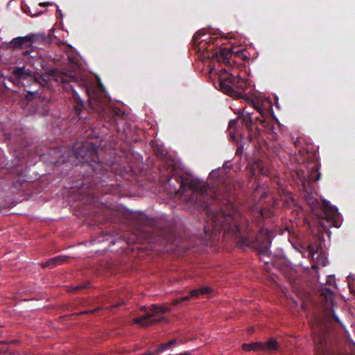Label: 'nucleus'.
Wrapping results in <instances>:
<instances>
[{"label": "nucleus", "instance_id": "19", "mask_svg": "<svg viewBox=\"0 0 355 355\" xmlns=\"http://www.w3.org/2000/svg\"><path fill=\"white\" fill-rule=\"evenodd\" d=\"M210 291H211V288L209 287H202L200 288V295L207 294Z\"/></svg>", "mask_w": 355, "mask_h": 355}, {"label": "nucleus", "instance_id": "10", "mask_svg": "<svg viewBox=\"0 0 355 355\" xmlns=\"http://www.w3.org/2000/svg\"><path fill=\"white\" fill-rule=\"evenodd\" d=\"M277 349V343L275 340H270L267 343H263L262 351L271 352Z\"/></svg>", "mask_w": 355, "mask_h": 355}, {"label": "nucleus", "instance_id": "14", "mask_svg": "<svg viewBox=\"0 0 355 355\" xmlns=\"http://www.w3.org/2000/svg\"><path fill=\"white\" fill-rule=\"evenodd\" d=\"M33 35H27L25 37H20L16 39L15 43L18 44L19 46H22L26 44H31L33 42Z\"/></svg>", "mask_w": 355, "mask_h": 355}, {"label": "nucleus", "instance_id": "29", "mask_svg": "<svg viewBox=\"0 0 355 355\" xmlns=\"http://www.w3.org/2000/svg\"><path fill=\"white\" fill-rule=\"evenodd\" d=\"M315 257V254H312V258H313V259H315V257Z\"/></svg>", "mask_w": 355, "mask_h": 355}, {"label": "nucleus", "instance_id": "6", "mask_svg": "<svg viewBox=\"0 0 355 355\" xmlns=\"http://www.w3.org/2000/svg\"><path fill=\"white\" fill-rule=\"evenodd\" d=\"M150 313L141 316L140 318H137L133 320L134 323L139 324L142 327H148L152 324L162 320V318L155 319Z\"/></svg>", "mask_w": 355, "mask_h": 355}, {"label": "nucleus", "instance_id": "28", "mask_svg": "<svg viewBox=\"0 0 355 355\" xmlns=\"http://www.w3.org/2000/svg\"><path fill=\"white\" fill-rule=\"evenodd\" d=\"M41 5L44 6V4H49V3H42Z\"/></svg>", "mask_w": 355, "mask_h": 355}, {"label": "nucleus", "instance_id": "17", "mask_svg": "<svg viewBox=\"0 0 355 355\" xmlns=\"http://www.w3.org/2000/svg\"><path fill=\"white\" fill-rule=\"evenodd\" d=\"M251 104H252V107H254L261 114V117H263V114L266 109L263 108L261 105H259L257 103L251 102ZM257 120L260 121L261 123H263V121H264L262 119V118H261V117L257 118Z\"/></svg>", "mask_w": 355, "mask_h": 355}, {"label": "nucleus", "instance_id": "16", "mask_svg": "<svg viewBox=\"0 0 355 355\" xmlns=\"http://www.w3.org/2000/svg\"><path fill=\"white\" fill-rule=\"evenodd\" d=\"M175 343H176L175 339L171 340L170 341H168V343H162L159 346L157 351H158V352H161L164 350L168 349L171 346L175 345Z\"/></svg>", "mask_w": 355, "mask_h": 355}, {"label": "nucleus", "instance_id": "15", "mask_svg": "<svg viewBox=\"0 0 355 355\" xmlns=\"http://www.w3.org/2000/svg\"><path fill=\"white\" fill-rule=\"evenodd\" d=\"M242 112H243L242 123L247 128H250L251 125V123H252V117H251L250 113L245 111V109L242 110Z\"/></svg>", "mask_w": 355, "mask_h": 355}, {"label": "nucleus", "instance_id": "8", "mask_svg": "<svg viewBox=\"0 0 355 355\" xmlns=\"http://www.w3.org/2000/svg\"><path fill=\"white\" fill-rule=\"evenodd\" d=\"M67 260L64 256H58L50 259L48 261L42 263V266L45 267H55L59 264L63 263Z\"/></svg>", "mask_w": 355, "mask_h": 355}, {"label": "nucleus", "instance_id": "5", "mask_svg": "<svg viewBox=\"0 0 355 355\" xmlns=\"http://www.w3.org/2000/svg\"><path fill=\"white\" fill-rule=\"evenodd\" d=\"M232 73H228L226 77H220L219 78L220 89L229 95H234V86L232 82Z\"/></svg>", "mask_w": 355, "mask_h": 355}, {"label": "nucleus", "instance_id": "31", "mask_svg": "<svg viewBox=\"0 0 355 355\" xmlns=\"http://www.w3.org/2000/svg\"><path fill=\"white\" fill-rule=\"evenodd\" d=\"M319 178H320V175H318V178H317V180H319Z\"/></svg>", "mask_w": 355, "mask_h": 355}, {"label": "nucleus", "instance_id": "24", "mask_svg": "<svg viewBox=\"0 0 355 355\" xmlns=\"http://www.w3.org/2000/svg\"><path fill=\"white\" fill-rule=\"evenodd\" d=\"M83 288H84V286H76V288H74V289H73V290H74V291H76V290H79V289Z\"/></svg>", "mask_w": 355, "mask_h": 355}, {"label": "nucleus", "instance_id": "3", "mask_svg": "<svg viewBox=\"0 0 355 355\" xmlns=\"http://www.w3.org/2000/svg\"><path fill=\"white\" fill-rule=\"evenodd\" d=\"M272 233L266 228H262L256 236L254 247L260 250L259 254L264 256L268 253L271 243Z\"/></svg>", "mask_w": 355, "mask_h": 355}, {"label": "nucleus", "instance_id": "23", "mask_svg": "<svg viewBox=\"0 0 355 355\" xmlns=\"http://www.w3.org/2000/svg\"><path fill=\"white\" fill-rule=\"evenodd\" d=\"M191 297L190 295L189 296H185L181 298L182 302L187 301L189 298Z\"/></svg>", "mask_w": 355, "mask_h": 355}, {"label": "nucleus", "instance_id": "30", "mask_svg": "<svg viewBox=\"0 0 355 355\" xmlns=\"http://www.w3.org/2000/svg\"><path fill=\"white\" fill-rule=\"evenodd\" d=\"M232 137L233 139H235V137H234L233 135H232Z\"/></svg>", "mask_w": 355, "mask_h": 355}, {"label": "nucleus", "instance_id": "13", "mask_svg": "<svg viewBox=\"0 0 355 355\" xmlns=\"http://www.w3.org/2000/svg\"><path fill=\"white\" fill-rule=\"evenodd\" d=\"M253 168L258 170L259 172L263 175H268L269 173L268 168L265 167L263 163L260 161L256 162L253 164Z\"/></svg>", "mask_w": 355, "mask_h": 355}, {"label": "nucleus", "instance_id": "20", "mask_svg": "<svg viewBox=\"0 0 355 355\" xmlns=\"http://www.w3.org/2000/svg\"><path fill=\"white\" fill-rule=\"evenodd\" d=\"M190 296L191 297H197L199 295H200V289H193L190 291Z\"/></svg>", "mask_w": 355, "mask_h": 355}, {"label": "nucleus", "instance_id": "18", "mask_svg": "<svg viewBox=\"0 0 355 355\" xmlns=\"http://www.w3.org/2000/svg\"><path fill=\"white\" fill-rule=\"evenodd\" d=\"M237 55L239 58H241L242 60H243L244 61L245 60H249V58L248 56L245 53V52L243 51H239L237 53Z\"/></svg>", "mask_w": 355, "mask_h": 355}, {"label": "nucleus", "instance_id": "4", "mask_svg": "<svg viewBox=\"0 0 355 355\" xmlns=\"http://www.w3.org/2000/svg\"><path fill=\"white\" fill-rule=\"evenodd\" d=\"M12 78L17 83H24V81L27 80L32 81L35 80V77L29 69H26L25 67L16 68L12 71Z\"/></svg>", "mask_w": 355, "mask_h": 355}, {"label": "nucleus", "instance_id": "7", "mask_svg": "<svg viewBox=\"0 0 355 355\" xmlns=\"http://www.w3.org/2000/svg\"><path fill=\"white\" fill-rule=\"evenodd\" d=\"M232 78L234 86V94L237 92H243L247 89L248 85L247 80L241 78L238 75L234 76L233 74Z\"/></svg>", "mask_w": 355, "mask_h": 355}, {"label": "nucleus", "instance_id": "12", "mask_svg": "<svg viewBox=\"0 0 355 355\" xmlns=\"http://www.w3.org/2000/svg\"><path fill=\"white\" fill-rule=\"evenodd\" d=\"M168 311H169V309L168 308H166L163 306L153 304V305H152V306L150 308V313L152 314V315L153 317H155L159 313H165Z\"/></svg>", "mask_w": 355, "mask_h": 355}, {"label": "nucleus", "instance_id": "11", "mask_svg": "<svg viewBox=\"0 0 355 355\" xmlns=\"http://www.w3.org/2000/svg\"><path fill=\"white\" fill-rule=\"evenodd\" d=\"M189 187L193 191H198L202 193L206 191L207 185L205 183H197L196 182H191Z\"/></svg>", "mask_w": 355, "mask_h": 355}, {"label": "nucleus", "instance_id": "27", "mask_svg": "<svg viewBox=\"0 0 355 355\" xmlns=\"http://www.w3.org/2000/svg\"><path fill=\"white\" fill-rule=\"evenodd\" d=\"M209 69H210V71H211L213 70V67H212V66H211V65H209Z\"/></svg>", "mask_w": 355, "mask_h": 355}, {"label": "nucleus", "instance_id": "21", "mask_svg": "<svg viewBox=\"0 0 355 355\" xmlns=\"http://www.w3.org/2000/svg\"><path fill=\"white\" fill-rule=\"evenodd\" d=\"M236 121L231 120L229 123V130H231L232 128H235L236 126Z\"/></svg>", "mask_w": 355, "mask_h": 355}, {"label": "nucleus", "instance_id": "32", "mask_svg": "<svg viewBox=\"0 0 355 355\" xmlns=\"http://www.w3.org/2000/svg\"><path fill=\"white\" fill-rule=\"evenodd\" d=\"M118 306H119L118 304L117 305H114L113 307H116Z\"/></svg>", "mask_w": 355, "mask_h": 355}, {"label": "nucleus", "instance_id": "1", "mask_svg": "<svg viewBox=\"0 0 355 355\" xmlns=\"http://www.w3.org/2000/svg\"><path fill=\"white\" fill-rule=\"evenodd\" d=\"M196 53L202 62L211 60V62H230L232 53L227 49H216L214 42L217 39L210 35L204 34L203 31L195 33L193 37Z\"/></svg>", "mask_w": 355, "mask_h": 355}, {"label": "nucleus", "instance_id": "9", "mask_svg": "<svg viewBox=\"0 0 355 355\" xmlns=\"http://www.w3.org/2000/svg\"><path fill=\"white\" fill-rule=\"evenodd\" d=\"M263 343H245L242 345L244 351H262Z\"/></svg>", "mask_w": 355, "mask_h": 355}, {"label": "nucleus", "instance_id": "22", "mask_svg": "<svg viewBox=\"0 0 355 355\" xmlns=\"http://www.w3.org/2000/svg\"><path fill=\"white\" fill-rule=\"evenodd\" d=\"M181 302H182V300H181V298L175 299V300H173L172 301V304L174 305V306H176V305L180 304Z\"/></svg>", "mask_w": 355, "mask_h": 355}, {"label": "nucleus", "instance_id": "25", "mask_svg": "<svg viewBox=\"0 0 355 355\" xmlns=\"http://www.w3.org/2000/svg\"><path fill=\"white\" fill-rule=\"evenodd\" d=\"M205 231L206 233H208L209 231L207 226H205Z\"/></svg>", "mask_w": 355, "mask_h": 355}, {"label": "nucleus", "instance_id": "26", "mask_svg": "<svg viewBox=\"0 0 355 355\" xmlns=\"http://www.w3.org/2000/svg\"><path fill=\"white\" fill-rule=\"evenodd\" d=\"M315 202H316V200H313L311 202H309V203H311L312 205H315Z\"/></svg>", "mask_w": 355, "mask_h": 355}, {"label": "nucleus", "instance_id": "2", "mask_svg": "<svg viewBox=\"0 0 355 355\" xmlns=\"http://www.w3.org/2000/svg\"><path fill=\"white\" fill-rule=\"evenodd\" d=\"M213 223L215 231H219L220 229L225 231H239L236 215L225 214L223 212L218 213L213 218Z\"/></svg>", "mask_w": 355, "mask_h": 355}]
</instances>
